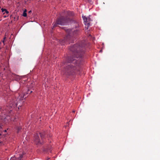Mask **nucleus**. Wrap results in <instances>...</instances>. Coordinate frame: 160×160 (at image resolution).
Here are the masks:
<instances>
[{
	"label": "nucleus",
	"instance_id": "2",
	"mask_svg": "<svg viewBox=\"0 0 160 160\" xmlns=\"http://www.w3.org/2000/svg\"><path fill=\"white\" fill-rule=\"evenodd\" d=\"M74 15L73 12L64 10L61 13L60 17L53 23V27L57 26L58 25H67L72 21V18Z\"/></svg>",
	"mask_w": 160,
	"mask_h": 160
},
{
	"label": "nucleus",
	"instance_id": "15",
	"mask_svg": "<svg viewBox=\"0 0 160 160\" xmlns=\"http://www.w3.org/2000/svg\"><path fill=\"white\" fill-rule=\"evenodd\" d=\"M24 96H25V95H24L23 96V98L24 99H25V98H26V97H25L24 98Z\"/></svg>",
	"mask_w": 160,
	"mask_h": 160
},
{
	"label": "nucleus",
	"instance_id": "12",
	"mask_svg": "<svg viewBox=\"0 0 160 160\" xmlns=\"http://www.w3.org/2000/svg\"><path fill=\"white\" fill-rule=\"evenodd\" d=\"M32 91H30V90L28 89L27 91V93L31 94L32 92Z\"/></svg>",
	"mask_w": 160,
	"mask_h": 160
},
{
	"label": "nucleus",
	"instance_id": "22",
	"mask_svg": "<svg viewBox=\"0 0 160 160\" xmlns=\"http://www.w3.org/2000/svg\"><path fill=\"white\" fill-rule=\"evenodd\" d=\"M11 119H12V118L11 117Z\"/></svg>",
	"mask_w": 160,
	"mask_h": 160
},
{
	"label": "nucleus",
	"instance_id": "1",
	"mask_svg": "<svg viewBox=\"0 0 160 160\" xmlns=\"http://www.w3.org/2000/svg\"><path fill=\"white\" fill-rule=\"evenodd\" d=\"M84 42L83 41H80L70 48L72 54V56L68 58L67 61L68 63H74V65L70 64L66 66L65 73L67 75H73L79 70L80 62L75 58H81L84 54L85 44Z\"/></svg>",
	"mask_w": 160,
	"mask_h": 160
},
{
	"label": "nucleus",
	"instance_id": "8",
	"mask_svg": "<svg viewBox=\"0 0 160 160\" xmlns=\"http://www.w3.org/2000/svg\"><path fill=\"white\" fill-rule=\"evenodd\" d=\"M14 129L16 130L17 132L18 133L21 132V130L22 129V127L21 126H16L14 128Z\"/></svg>",
	"mask_w": 160,
	"mask_h": 160
},
{
	"label": "nucleus",
	"instance_id": "18",
	"mask_svg": "<svg viewBox=\"0 0 160 160\" xmlns=\"http://www.w3.org/2000/svg\"><path fill=\"white\" fill-rule=\"evenodd\" d=\"M16 119V118H15L13 120V121H15V119Z\"/></svg>",
	"mask_w": 160,
	"mask_h": 160
},
{
	"label": "nucleus",
	"instance_id": "4",
	"mask_svg": "<svg viewBox=\"0 0 160 160\" xmlns=\"http://www.w3.org/2000/svg\"><path fill=\"white\" fill-rule=\"evenodd\" d=\"M34 139L35 144L38 146L39 145H42L44 143V141L40 140L39 136L37 133L34 135Z\"/></svg>",
	"mask_w": 160,
	"mask_h": 160
},
{
	"label": "nucleus",
	"instance_id": "6",
	"mask_svg": "<svg viewBox=\"0 0 160 160\" xmlns=\"http://www.w3.org/2000/svg\"><path fill=\"white\" fill-rule=\"evenodd\" d=\"M51 146L50 145H48L46 147H43V150L44 152H51Z\"/></svg>",
	"mask_w": 160,
	"mask_h": 160
},
{
	"label": "nucleus",
	"instance_id": "14",
	"mask_svg": "<svg viewBox=\"0 0 160 160\" xmlns=\"http://www.w3.org/2000/svg\"><path fill=\"white\" fill-rule=\"evenodd\" d=\"M14 158L13 157V158H11V159H10V160H15L14 159Z\"/></svg>",
	"mask_w": 160,
	"mask_h": 160
},
{
	"label": "nucleus",
	"instance_id": "3",
	"mask_svg": "<svg viewBox=\"0 0 160 160\" xmlns=\"http://www.w3.org/2000/svg\"><path fill=\"white\" fill-rule=\"evenodd\" d=\"M81 31V29H77L73 31L71 29H67L66 30L67 35L63 39H60V43L63 44L64 43L69 44L73 43L74 38L80 34Z\"/></svg>",
	"mask_w": 160,
	"mask_h": 160
},
{
	"label": "nucleus",
	"instance_id": "9",
	"mask_svg": "<svg viewBox=\"0 0 160 160\" xmlns=\"http://www.w3.org/2000/svg\"><path fill=\"white\" fill-rule=\"evenodd\" d=\"M2 12H5L3 14H4L5 13H6L7 14H8L9 13V12L6 9L2 8L1 9Z\"/></svg>",
	"mask_w": 160,
	"mask_h": 160
},
{
	"label": "nucleus",
	"instance_id": "11",
	"mask_svg": "<svg viewBox=\"0 0 160 160\" xmlns=\"http://www.w3.org/2000/svg\"><path fill=\"white\" fill-rule=\"evenodd\" d=\"M6 39V37L5 36L3 38V40L2 41L3 43V45H5L4 41H5V40Z\"/></svg>",
	"mask_w": 160,
	"mask_h": 160
},
{
	"label": "nucleus",
	"instance_id": "21",
	"mask_svg": "<svg viewBox=\"0 0 160 160\" xmlns=\"http://www.w3.org/2000/svg\"><path fill=\"white\" fill-rule=\"evenodd\" d=\"M1 44V42H0V44Z\"/></svg>",
	"mask_w": 160,
	"mask_h": 160
},
{
	"label": "nucleus",
	"instance_id": "23",
	"mask_svg": "<svg viewBox=\"0 0 160 160\" xmlns=\"http://www.w3.org/2000/svg\"><path fill=\"white\" fill-rule=\"evenodd\" d=\"M12 112V111H10V112Z\"/></svg>",
	"mask_w": 160,
	"mask_h": 160
},
{
	"label": "nucleus",
	"instance_id": "16",
	"mask_svg": "<svg viewBox=\"0 0 160 160\" xmlns=\"http://www.w3.org/2000/svg\"><path fill=\"white\" fill-rule=\"evenodd\" d=\"M31 12H32L31 10H30L28 12V13H30Z\"/></svg>",
	"mask_w": 160,
	"mask_h": 160
},
{
	"label": "nucleus",
	"instance_id": "13",
	"mask_svg": "<svg viewBox=\"0 0 160 160\" xmlns=\"http://www.w3.org/2000/svg\"><path fill=\"white\" fill-rule=\"evenodd\" d=\"M88 2L91 3V4H92V3L93 2L92 1V0H87Z\"/></svg>",
	"mask_w": 160,
	"mask_h": 160
},
{
	"label": "nucleus",
	"instance_id": "20",
	"mask_svg": "<svg viewBox=\"0 0 160 160\" xmlns=\"http://www.w3.org/2000/svg\"><path fill=\"white\" fill-rule=\"evenodd\" d=\"M7 132L6 130H4V132Z\"/></svg>",
	"mask_w": 160,
	"mask_h": 160
},
{
	"label": "nucleus",
	"instance_id": "17",
	"mask_svg": "<svg viewBox=\"0 0 160 160\" xmlns=\"http://www.w3.org/2000/svg\"><path fill=\"white\" fill-rule=\"evenodd\" d=\"M8 15H7V16H5L4 17V18H5V17H8Z\"/></svg>",
	"mask_w": 160,
	"mask_h": 160
},
{
	"label": "nucleus",
	"instance_id": "19",
	"mask_svg": "<svg viewBox=\"0 0 160 160\" xmlns=\"http://www.w3.org/2000/svg\"><path fill=\"white\" fill-rule=\"evenodd\" d=\"M2 48V47H0V50H1Z\"/></svg>",
	"mask_w": 160,
	"mask_h": 160
},
{
	"label": "nucleus",
	"instance_id": "5",
	"mask_svg": "<svg viewBox=\"0 0 160 160\" xmlns=\"http://www.w3.org/2000/svg\"><path fill=\"white\" fill-rule=\"evenodd\" d=\"M82 18L85 25H87L88 27L90 25L91 18L89 17H86L85 16H82Z\"/></svg>",
	"mask_w": 160,
	"mask_h": 160
},
{
	"label": "nucleus",
	"instance_id": "10",
	"mask_svg": "<svg viewBox=\"0 0 160 160\" xmlns=\"http://www.w3.org/2000/svg\"><path fill=\"white\" fill-rule=\"evenodd\" d=\"M27 10L25 9L24 11H23L22 15L24 17H26L27 16Z\"/></svg>",
	"mask_w": 160,
	"mask_h": 160
},
{
	"label": "nucleus",
	"instance_id": "7",
	"mask_svg": "<svg viewBox=\"0 0 160 160\" xmlns=\"http://www.w3.org/2000/svg\"><path fill=\"white\" fill-rule=\"evenodd\" d=\"M39 134L42 141H44V140L45 138L46 132L45 131L41 132L39 133Z\"/></svg>",
	"mask_w": 160,
	"mask_h": 160
},
{
	"label": "nucleus",
	"instance_id": "24",
	"mask_svg": "<svg viewBox=\"0 0 160 160\" xmlns=\"http://www.w3.org/2000/svg\"><path fill=\"white\" fill-rule=\"evenodd\" d=\"M73 112H75V111H73Z\"/></svg>",
	"mask_w": 160,
	"mask_h": 160
}]
</instances>
